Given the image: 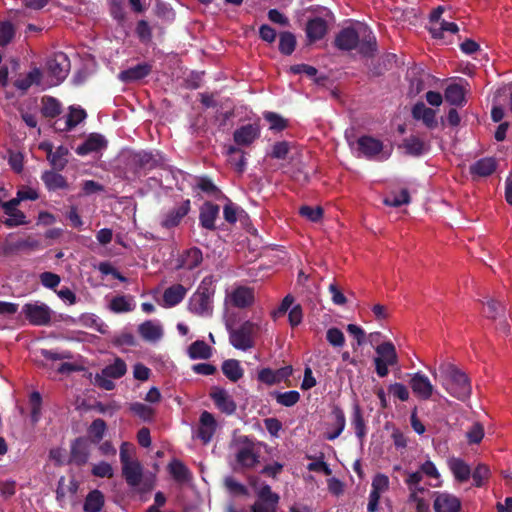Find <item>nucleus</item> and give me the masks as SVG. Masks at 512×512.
<instances>
[{
    "instance_id": "f257e3e1",
    "label": "nucleus",
    "mask_w": 512,
    "mask_h": 512,
    "mask_svg": "<svg viewBox=\"0 0 512 512\" xmlns=\"http://www.w3.org/2000/svg\"><path fill=\"white\" fill-rule=\"evenodd\" d=\"M335 46L344 51L355 49L367 56L375 51L376 39L367 25L358 22L337 34Z\"/></svg>"
},
{
    "instance_id": "f03ea898",
    "label": "nucleus",
    "mask_w": 512,
    "mask_h": 512,
    "mask_svg": "<svg viewBox=\"0 0 512 512\" xmlns=\"http://www.w3.org/2000/svg\"><path fill=\"white\" fill-rule=\"evenodd\" d=\"M404 483L408 489V500H416L425 498L424 495L429 493V489L422 485L424 477L430 480H436L435 484H430L433 487H440L442 484L441 475L436 465L428 458L418 466L415 471L403 470Z\"/></svg>"
},
{
    "instance_id": "7ed1b4c3",
    "label": "nucleus",
    "mask_w": 512,
    "mask_h": 512,
    "mask_svg": "<svg viewBox=\"0 0 512 512\" xmlns=\"http://www.w3.org/2000/svg\"><path fill=\"white\" fill-rule=\"evenodd\" d=\"M442 386L453 397L459 400L467 399L471 394V384L467 375L451 363L440 366Z\"/></svg>"
},
{
    "instance_id": "20e7f679",
    "label": "nucleus",
    "mask_w": 512,
    "mask_h": 512,
    "mask_svg": "<svg viewBox=\"0 0 512 512\" xmlns=\"http://www.w3.org/2000/svg\"><path fill=\"white\" fill-rule=\"evenodd\" d=\"M235 459L242 468L250 469L259 462V451L254 441L247 436H240L233 442Z\"/></svg>"
},
{
    "instance_id": "39448f33",
    "label": "nucleus",
    "mask_w": 512,
    "mask_h": 512,
    "mask_svg": "<svg viewBox=\"0 0 512 512\" xmlns=\"http://www.w3.org/2000/svg\"><path fill=\"white\" fill-rule=\"evenodd\" d=\"M229 331L230 343L237 349L248 350L254 345V335L258 331L257 324L246 321L239 328H232L229 321L226 323Z\"/></svg>"
},
{
    "instance_id": "423d86ee",
    "label": "nucleus",
    "mask_w": 512,
    "mask_h": 512,
    "mask_svg": "<svg viewBox=\"0 0 512 512\" xmlns=\"http://www.w3.org/2000/svg\"><path fill=\"white\" fill-rule=\"evenodd\" d=\"M377 356L374 358L375 370L379 377H386L388 368L398 364V355L392 342H383L376 347Z\"/></svg>"
},
{
    "instance_id": "0eeeda50",
    "label": "nucleus",
    "mask_w": 512,
    "mask_h": 512,
    "mask_svg": "<svg viewBox=\"0 0 512 512\" xmlns=\"http://www.w3.org/2000/svg\"><path fill=\"white\" fill-rule=\"evenodd\" d=\"M46 71L51 86L58 85L68 75L70 71V61L66 54L62 52L55 53L46 64Z\"/></svg>"
},
{
    "instance_id": "6e6552de",
    "label": "nucleus",
    "mask_w": 512,
    "mask_h": 512,
    "mask_svg": "<svg viewBox=\"0 0 512 512\" xmlns=\"http://www.w3.org/2000/svg\"><path fill=\"white\" fill-rule=\"evenodd\" d=\"M254 301V289L248 286L239 285L232 287L226 292L224 303L227 308L233 307L244 309L253 305Z\"/></svg>"
},
{
    "instance_id": "1a4fd4ad",
    "label": "nucleus",
    "mask_w": 512,
    "mask_h": 512,
    "mask_svg": "<svg viewBox=\"0 0 512 512\" xmlns=\"http://www.w3.org/2000/svg\"><path fill=\"white\" fill-rule=\"evenodd\" d=\"M213 290L200 286L193 294L189 302V309L192 313L199 316H209L212 314Z\"/></svg>"
},
{
    "instance_id": "9d476101",
    "label": "nucleus",
    "mask_w": 512,
    "mask_h": 512,
    "mask_svg": "<svg viewBox=\"0 0 512 512\" xmlns=\"http://www.w3.org/2000/svg\"><path fill=\"white\" fill-rule=\"evenodd\" d=\"M258 499L252 505V512H276L279 495L272 492L267 484L261 485L256 491Z\"/></svg>"
},
{
    "instance_id": "9b49d317",
    "label": "nucleus",
    "mask_w": 512,
    "mask_h": 512,
    "mask_svg": "<svg viewBox=\"0 0 512 512\" xmlns=\"http://www.w3.org/2000/svg\"><path fill=\"white\" fill-rule=\"evenodd\" d=\"M22 312L31 324L37 326H45L51 319V310L44 303H27Z\"/></svg>"
},
{
    "instance_id": "f8f14e48",
    "label": "nucleus",
    "mask_w": 512,
    "mask_h": 512,
    "mask_svg": "<svg viewBox=\"0 0 512 512\" xmlns=\"http://www.w3.org/2000/svg\"><path fill=\"white\" fill-rule=\"evenodd\" d=\"M390 487L389 477L383 473H377L371 483V492L369 495V502L367 509L369 512L378 510L380 498L383 493L387 492Z\"/></svg>"
},
{
    "instance_id": "ddd939ff",
    "label": "nucleus",
    "mask_w": 512,
    "mask_h": 512,
    "mask_svg": "<svg viewBox=\"0 0 512 512\" xmlns=\"http://www.w3.org/2000/svg\"><path fill=\"white\" fill-rule=\"evenodd\" d=\"M433 509L435 512H460L461 500L448 492L437 491L433 493Z\"/></svg>"
},
{
    "instance_id": "4468645a",
    "label": "nucleus",
    "mask_w": 512,
    "mask_h": 512,
    "mask_svg": "<svg viewBox=\"0 0 512 512\" xmlns=\"http://www.w3.org/2000/svg\"><path fill=\"white\" fill-rule=\"evenodd\" d=\"M216 407L225 414H232L236 410V403L232 396L221 387L214 386L209 393Z\"/></svg>"
},
{
    "instance_id": "2eb2a0df",
    "label": "nucleus",
    "mask_w": 512,
    "mask_h": 512,
    "mask_svg": "<svg viewBox=\"0 0 512 512\" xmlns=\"http://www.w3.org/2000/svg\"><path fill=\"white\" fill-rule=\"evenodd\" d=\"M409 384L413 393L422 400L430 399L434 393V386L429 378L422 373H415Z\"/></svg>"
},
{
    "instance_id": "dca6fc26",
    "label": "nucleus",
    "mask_w": 512,
    "mask_h": 512,
    "mask_svg": "<svg viewBox=\"0 0 512 512\" xmlns=\"http://www.w3.org/2000/svg\"><path fill=\"white\" fill-rule=\"evenodd\" d=\"M346 418L343 410L338 406L333 407L331 411V422L326 424L325 438L334 440L340 436L345 428Z\"/></svg>"
},
{
    "instance_id": "f3484780",
    "label": "nucleus",
    "mask_w": 512,
    "mask_h": 512,
    "mask_svg": "<svg viewBox=\"0 0 512 512\" xmlns=\"http://www.w3.org/2000/svg\"><path fill=\"white\" fill-rule=\"evenodd\" d=\"M189 211L190 200H184L164 215L161 226L166 229L178 226Z\"/></svg>"
},
{
    "instance_id": "a211bd4d",
    "label": "nucleus",
    "mask_w": 512,
    "mask_h": 512,
    "mask_svg": "<svg viewBox=\"0 0 512 512\" xmlns=\"http://www.w3.org/2000/svg\"><path fill=\"white\" fill-rule=\"evenodd\" d=\"M217 428V422L215 417L208 411H203L199 419V427L197 436L202 440L204 444L208 443Z\"/></svg>"
},
{
    "instance_id": "6ab92c4d",
    "label": "nucleus",
    "mask_w": 512,
    "mask_h": 512,
    "mask_svg": "<svg viewBox=\"0 0 512 512\" xmlns=\"http://www.w3.org/2000/svg\"><path fill=\"white\" fill-rule=\"evenodd\" d=\"M90 444L85 438H77L71 445L70 462L82 466L88 462Z\"/></svg>"
},
{
    "instance_id": "aec40b11",
    "label": "nucleus",
    "mask_w": 512,
    "mask_h": 512,
    "mask_svg": "<svg viewBox=\"0 0 512 512\" xmlns=\"http://www.w3.org/2000/svg\"><path fill=\"white\" fill-rule=\"evenodd\" d=\"M203 260L202 252L199 248L193 247L180 254L177 260V268L192 270L198 267Z\"/></svg>"
},
{
    "instance_id": "412c9836",
    "label": "nucleus",
    "mask_w": 512,
    "mask_h": 512,
    "mask_svg": "<svg viewBox=\"0 0 512 512\" xmlns=\"http://www.w3.org/2000/svg\"><path fill=\"white\" fill-rule=\"evenodd\" d=\"M260 135L258 126L253 124L244 125L235 130L233 138L236 144L248 146Z\"/></svg>"
},
{
    "instance_id": "4be33fe9",
    "label": "nucleus",
    "mask_w": 512,
    "mask_h": 512,
    "mask_svg": "<svg viewBox=\"0 0 512 512\" xmlns=\"http://www.w3.org/2000/svg\"><path fill=\"white\" fill-rule=\"evenodd\" d=\"M19 203L20 200L14 198L2 204L5 213L8 215V218L5 220L4 223L9 227L25 223V215L17 208Z\"/></svg>"
},
{
    "instance_id": "5701e85b",
    "label": "nucleus",
    "mask_w": 512,
    "mask_h": 512,
    "mask_svg": "<svg viewBox=\"0 0 512 512\" xmlns=\"http://www.w3.org/2000/svg\"><path fill=\"white\" fill-rule=\"evenodd\" d=\"M412 116L416 120H421L426 127L433 129L437 126L436 113L433 109L426 107L423 102H418L412 109Z\"/></svg>"
},
{
    "instance_id": "b1692460",
    "label": "nucleus",
    "mask_w": 512,
    "mask_h": 512,
    "mask_svg": "<svg viewBox=\"0 0 512 512\" xmlns=\"http://www.w3.org/2000/svg\"><path fill=\"white\" fill-rule=\"evenodd\" d=\"M122 475L128 485L136 487L140 485L143 477L142 465L138 460L122 466Z\"/></svg>"
},
{
    "instance_id": "393cba45",
    "label": "nucleus",
    "mask_w": 512,
    "mask_h": 512,
    "mask_svg": "<svg viewBox=\"0 0 512 512\" xmlns=\"http://www.w3.org/2000/svg\"><path fill=\"white\" fill-rule=\"evenodd\" d=\"M150 72L151 66L147 63H141L121 71L119 74V79L125 83L134 82L143 79Z\"/></svg>"
},
{
    "instance_id": "a878e982",
    "label": "nucleus",
    "mask_w": 512,
    "mask_h": 512,
    "mask_svg": "<svg viewBox=\"0 0 512 512\" xmlns=\"http://www.w3.org/2000/svg\"><path fill=\"white\" fill-rule=\"evenodd\" d=\"M220 208L218 205L211 202H206L200 210V223L209 230L215 229V220L218 217Z\"/></svg>"
},
{
    "instance_id": "bb28decb",
    "label": "nucleus",
    "mask_w": 512,
    "mask_h": 512,
    "mask_svg": "<svg viewBox=\"0 0 512 512\" xmlns=\"http://www.w3.org/2000/svg\"><path fill=\"white\" fill-rule=\"evenodd\" d=\"M327 31V21L321 17H315L309 20L307 23L306 33L310 41H317L322 39Z\"/></svg>"
},
{
    "instance_id": "cd10ccee",
    "label": "nucleus",
    "mask_w": 512,
    "mask_h": 512,
    "mask_svg": "<svg viewBox=\"0 0 512 512\" xmlns=\"http://www.w3.org/2000/svg\"><path fill=\"white\" fill-rule=\"evenodd\" d=\"M358 150L365 156V157H374L378 155L383 148L382 142L370 137V136H363L358 139Z\"/></svg>"
},
{
    "instance_id": "c85d7f7f",
    "label": "nucleus",
    "mask_w": 512,
    "mask_h": 512,
    "mask_svg": "<svg viewBox=\"0 0 512 512\" xmlns=\"http://www.w3.org/2000/svg\"><path fill=\"white\" fill-rule=\"evenodd\" d=\"M138 332L144 340L149 342H156L163 336L161 325L151 320L142 323L138 328Z\"/></svg>"
},
{
    "instance_id": "c756f323",
    "label": "nucleus",
    "mask_w": 512,
    "mask_h": 512,
    "mask_svg": "<svg viewBox=\"0 0 512 512\" xmlns=\"http://www.w3.org/2000/svg\"><path fill=\"white\" fill-rule=\"evenodd\" d=\"M496 169V161L494 158L487 157L476 161L470 166L472 175L486 177L491 175Z\"/></svg>"
},
{
    "instance_id": "7c9ffc66",
    "label": "nucleus",
    "mask_w": 512,
    "mask_h": 512,
    "mask_svg": "<svg viewBox=\"0 0 512 512\" xmlns=\"http://www.w3.org/2000/svg\"><path fill=\"white\" fill-rule=\"evenodd\" d=\"M114 313L130 312L134 309V298L131 295H119L111 299L108 305Z\"/></svg>"
},
{
    "instance_id": "2f4dec72",
    "label": "nucleus",
    "mask_w": 512,
    "mask_h": 512,
    "mask_svg": "<svg viewBox=\"0 0 512 512\" xmlns=\"http://www.w3.org/2000/svg\"><path fill=\"white\" fill-rule=\"evenodd\" d=\"M403 148L407 154L419 156L428 151L429 143L417 136H410L404 140Z\"/></svg>"
},
{
    "instance_id": "473e14b6",
    "label": "nucleus",
    "mask_w": 512,
    "mask_h": 512,
    "mask_svg": "<svg viewBox=\"0 0 512 512\" xmlns=\"http://www.w3.org/2000/svg\"><path fill=\"white\" fill-rule=\"evenodd\" d=\"M186 288L181 284H175L164 291L163 300L165 305L173 307L180 303L186 295Z\"/></svg>"
},
{
    "instance_id": "72a5a7b5",
    "label": "nucleus",
    "mask_w": 512,
    "mask_h": 512,
    "mask_svg": "<svg viewBox=\"0 0 512 512\" xmlns=\"http://www.w3.org/2000/svg\"><path fill=\"white\" fill-rule=\"evenodd\" d=\"M290 373V368H282L277 371H273L269 368H264L259 372L258 379L263 383L272 385L279 383L284 377L289 376Z\"/></svg>"
},
{
    "instance_id": "f704fd0d",
    "label": "nucleus",
    "mask_w": 512,
    "mask_h": 512,
    "mask_svg": "<svg viewBox=\"0 0 512 512\" xmlns=\"http://www.w3.org/2000/svg\"><path fill=\"white\" fill-rule=\"evenodd\" d=\"M445 100L451 105L462 106L465 104V90L458 84H451L445 89Z\"/></svg>"
},
{
    "instance_id": "c9c22d12",
    "label": "nucleus",
    "mask_w": 512,
    "mask_h": 512,
    "mask_svg": "<svg viewBox=\"0 0 512 512\" xmlns=\"http://www.w3.org/2000/svg\"><path fill=\"white\" fill-rule=\"evenodd\" d=\"M448 465L454 477L458 481L464 482L469 479L471 471L469 466L463 460L459 458H451L448 461Z\"/></svg>"
},
{
    "instance_id": "e433bc0d",
    "label": "nucleus",
    "mask_w": 512,
    "mask_h": 512,
    "mask_svg": "<svg viewBox=\"0 0 512 512\" xmlns=\"http://www.w3.org/2000/svg\"><path fill=\"white\" fill-rule=\"evenodd\" d=\"M211 354V347L202 340L193 342L188 348V355L191 359H208Z\"/></svg>"
},
{
    "instance_id": "4c0bfd02",
    "label": "nucleus",
    "mask_w": 512,
    "mask_h": 512,
    "mask_svg": "<svg viewBox=\"0 0 512 512\" xmlns=\"http://www.w3.org/2000/svg\"><path fill=\"white\" fill-rule=\"evenodd\" d=\"M42 180L49 190L65 189L68 187L66 179L54 171H46L42 174Z\"/></svg>"
},
{
    "instance_id": "58836bf2",
    "label": "nucleus",
    "mask_w": 512,
    "mask_h": 512,
    "mask_svg": "<svg viewBox=\"0 0 512 512\" xmlns=\"http://www.w3.org/2000/svg\"><path fill=\"white\" fill-rule=\"evenodd\" d=\"M223 374L232 382H237L243 376V369L240 366L239 361L229 359L222 364Z\"/></svg>"
},
{
    "instance_id": "ea45409f",
    "label": "nucleus",
    "mask_w": 512,
    "mask_h": 512,
    "mask_svg": "<svg viewBox=\"0 0 512 512\" xmlns=\"http://www.w3.org/2000/svg\"><path fill=\"white\" fill-rule=\"evenodd\" d=\"M104 505V496L99 490L90 492L84 502V511L99 512Z\"/></svg>"
},
{
    "instance_id": "a19ab883",
    "label": "nucleus",
    "mask_w": 512,
    "mask_h": 512,
    "mask_svg": "<svg viewBox=\"0 0 512 512\" xmlns=\"http://www.w3.org/2000/svg\"><path fill=\"white\" fill-rule=\"evenodd\" d=\"M126 371L127 366L125 362L120 358H116L114 363L106 366L102 370V376L118 379L125 375Z\"/></svg>"
},
{
    "instance_id": "79ce46f5",
    "label": "nucleus",
    "mask_w": 512,
    "mask_h": 512,
    "mask_svg": "<svg viewBox=\"0 0 512 512\" xmlns=\"http://www.w3.org/2000/svg\"><path fill=\"white\" fill-rule=\"evenodd\" d=\"M86 118V112L81 108L70 107L69 114L65 121L63 128H59L61 131H69L76 127L80 122Z\"/></svg>"
},
{
    "instance_id": "37998d69",
    "label": "nucleus",
    "mask_w": 512,
    "mask_h": 512,
    "mask_svg": "<svg viewBox=\"0 0 512 512\" xmlns=\"http://www.w3.org/2000/svg\"><path fill=\"white\" fill-rule=\"evenodd\" d=\"M68 149L64 146H59L52 154L48 157V161L56 170H62L66 166L68 160Z\"/></svg>"
},
{
    "instance_id": "c03bdc74",
    "label": "nucleus",
    "mask_w": 512,
    "mask_h": 512,
    "mask_svg": "<svg viewBox=\"0 0 512 512\" xmlns=\"http://www.w3.org/2000/svg\"><path fill=\"white\" fill-rule=\"evenodd\" d=\"M41 112L45 117L54 118L61 113V104L53 97H44Z\"/></svg>"
},
{
    "instance_id": "a18cd8bd",
    "label": "nucleus",
    "mask_w": 512,
    "mask_h": 512,
    "mask_svg": "<svg viewBox=\"0 0 512 512\" xmlns=\"http://www.w3.org/2000/svg\"><path fill=\"white\" fill-rule=\"evenodd\" d=\"M40 78H41V71L39 69L35 68L32 71H30L27 75H25L24 77L18 78L15 81L14 85L16 88H18L22 91H26L31 87L32 84L39 83Z\"/></svg>"
},
{
    "instance_id": "49530a36",
    "label": "nucleus",
    "mask_w": 512,
    "mask_h": 512,
    "mask_svg": "<svg viewBox=\"0 0 512 512\" xmlns=\"http://www.w3.org/2000/svg\"><path fill=\"white\" fill-rule=\"evenodd\" d=\"M104 144L103 138L99 135H91L81 146L77 148L79 155H85L99 150Z\"/></svg>"
},
{
    "instance_id": "de8ad7c7",
    "label": "nucleus",
    "mask_w": 512,
    "mask_h": 512,
    "mask_svg": "<svg viewBox=\"0 0 512 512\" xmlns=\"http://www.w3.org/2000/svg\"><path fill=\"white\" fill-rule=\"evenodd\" d=\"M276 402L285 407L294 406L300 400V394L298 391H287V392H275L273 394Z\"/></svg>"
},
{
    "instance_id": "09e8293b",
    "label": "nucleus",
    "mask_w": 512,
    "mask_h": 512,
    "mask_svg": "<svg viewBox=\"0 0 512 512\" xmlns=\"http://www.w3.org/2000/svg\"><path fill=\"white\" fill-rule=\"evenodd\" d=\"M296 46V38L290 32H282L279 39V50L285 55H290Z\"/></svg>"
},
{
    "instance_id": "8fccbe9b",
    "label": "nucleus",
    "mask_w": 512,
    "mask_h": 512,
    "mask_svg": "<svg viewBox=\"0 0 512 512\" xmlns=\"http://www.w3.org/2000/svg\"><path fill=\"white\" fill-rule=\"evenodd\" d=\"M383 202L387 206L399 207L410 202V195L407 189H402L399 193H391Z\"/></svg>"
},
{
    "instance_id": "3c124183",
    "label": "nucleus",
    "mask_w": 512,
    "mask_h": 512,
    "mask_svg": "<svg viewBox=\"0 0 512 512\" xmlns=\"http://www.w3.org/2000/svg\"><path fill=\"white\" fill-rule=\"evenodd\" d=\"M170 472L179 482H187L191 477L188 468L180 461H173L170 464Z\"/></svg>"
},
{
    "instance_id": "603ef678",
    "label": "nucleus",
    "mask_w": 512,
    "mask_h": 512,
    "mask_svg": "<svg viewBox=\"0 0 512 512\" xmlns=\"http://www.w3.org/2000/svg\"><path fill=\"white\" fill-rule=\"evenodd\" d=\"M458 30V26L455 23L447 21H443L439 25L432 24L429 28V31L434 38H442L445 31L457 33Z\"/></svg>"
},
{
    "instance_id": "864d4df0",
    "label": "nucleus",
    "mask_w": 512,
    "mask_h": 512,
    "mask_svg": "<svg viewBox=\"0 0 512 512\" xmlns=\"http://www.w3.org/2000/svg\"><path fill=\"white\" fill-rule=\"evenodd\" d=\"M299 213L311 222H319L323 217V209L320 206L311 207L304 205L300 207Z\"/></svg>"
},
{
    "instance_id": "5fc2aeb1",
    "label": "nucleus",
    "mask_w": 512,
    "mask_h": 512,
    "mask_svg": "<svg viewBox=\"0 0 512 512\" xmlns=\"http://www.w3.org/2000/svg\"><path fill=\"white\" fill-rule=\"evenodd\" d=\"M106 430V423L102 419H96L89 427V434L94 443H98L104 436Z\"/></svg>"
},
{
    "instance_id": "6e6d98bb",
    "label": "nucleus",
    "mask_w": 512,
    "mask_h": 512,
    "mask_svg": "<svg viewBox=\"0 0 512 512\" xmlns=\"http://www.w3.org/2000/svg\"><path fill=\"white\" fill-rule=\"evenodd\" d=\"M264 118L269 123L271 130L281 131L287 127V121L276 113L266 112Z\"/></svg>"
},
{
    "instance_id": "4d7b16f0",
    "label": "nucleus",
    "mask_w": 512,
    "mask_h": 512,
    "mask_svg": "<svg viewBox=\"0 0 512 512\" xmlns=\"http://www.w3.org/2000/svg\"><path fill=\"white\" fill-rule=\"evenodd\" d=\"M15 35L14 26L8 22H0V45L5 46L11 42Z\"/></svg>"
},
{
    "instance_id": "13d9d810",
    "label": "nucleus",
    "mask_w": 512,
    "mask_h": 512,
    "mask_svg": "<svg viewBox=\"0 0 512 512\" xmlns=\"http://www.w3.org/2000/svg\"><path fill=\"white\" fill-rule=\"evenodd\" d=\"M352 425L354 426L355 433L359 438H363L365 430V422L362 416V412L358 406L354 408Z\"/></svg>"
},
{
    "instance_id": "bf43d9fd",
    "label": "nucleus",
    "mask_w": 512,
    "mask_h": 512,
    "mask_svg": "<svg viewBox=\"0 0 512 512\" xmlns=\"http://www.w3.org/2000/svg\"><path fill=\"white\" fill-rule=\"evenodd\" d=\"M326 339L334 347H342L345 344L343 332L335 327L327 330Z\"/></svg>"
},
{
    "instance_id": "052dcab7",
    "label": "nucleus",
    "mask_w": 512,
    "mask_h": 512,
    "mask_svg": "<svg viewBox=\"0 0 512 512\" xmlns=\"http://www.w3.org/2000/svg\"><path fill=\"white\" fill-rule=\"evenodd\" d=\"M30 405H31V420L33 423H36L40 419L41 414V395L38 392H33L30 395Z\"/></svg>"
},
{
    "instance_id": "680f3d73",
    "label": "nucleus",
    "mask_w": 512,
    "mask_h": 512,
    "mask_svg": "<svg viewBox=\"0 0 512 512\" xmlns=\"http://www.w3.org/2000/svg\"><path fill=\"white\" fill-rule=\"evenodd\" d=\"M466 437L470 444H478L484 437V428L480 423H474L467 431Z\"/></svg>"
},
{
    "instance_id": "e2e57ef3",
    "label": "nucleus",
    "mask_w": 512,
    "mask_h": 512,
    "mask_svg": "<svg viewBox=\"0 0 512 512\" xmlns=\"http://www.w3.org/2000/svg\"><path fill=\"white\" fill-rule=\"evenodd\" d=\"M92 474L100 478H111L114 475V471L109 463L103 461L93 465Z\"/></svg>"
},
{
    "instance_id": "0e129e2a",
    "label": "nucleus",
    "mask_w": 512,
    "mask_h": 512,
    "mask_svg": "<svg viewBox=\"0 0 512 512\" xmlns=\"http://www.w3.org/2000/svg\"><path fill=\"white\" fill-rule=\"evenodd\" d=\"M489 468L484 464H479L472 474L474 484L480 487L484 484L489 476Z\"/></svg>"
},
{
    "instance_id": "69168bd1",
    "label": "nucleus",
    "mask_w": 512,
    "mask_h": 512,
    "mask_svg": "<svg viewBox=\"0 0 512 512\" xmlns=\"http://www.w3.org/2000/svg\"><path fill=\"white\" fill-rule=\"evenodd\" d=\"M133 445L127 442L122 443L120 447V461L122 466L135 461Z\"/></svg>"
},
{
    "instance_id": "338daca9",
    "label": "nucleus",
    "mask_w": 512,
    "mask_h": 512,
    "mask_svg": "<svg viewBox=\"0 0 512 512\" xmlns=\"http://www.w3.org/2000/svg\"><path fill=\"white\" fill-rule=\"evenodd\" d=\"M389 392L401 401H407L409 399V391L407 387L401 383H394L389 386Z\"/></svg>"
},
{
    "instance_id": "774afa93",
    "label": "nucleus",
    "mask_w": 512,
    "mask_h": 512,
    "mask_svg": "<svg viewBox=\"0 0 512 512\" xmlns=\"http://www.w3.org/2000/svg\"><path fill=\"white\" fill-rule=\"evenodd\" d=\"M41 283L47 288L54 289L60 283V277L52 272H44L40 275Z\"/></svg>"
}]
</instances>
